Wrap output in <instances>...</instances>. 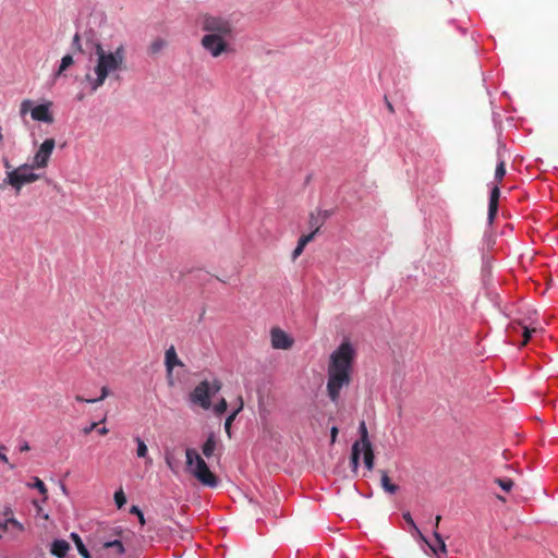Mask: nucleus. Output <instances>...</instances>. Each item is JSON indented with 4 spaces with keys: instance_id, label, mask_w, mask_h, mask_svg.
<instances>
[{
    "instance_id": "nucleus-22",
    "label": "nucleus",
    "mask_w": 558,
    "mask_h": 558,
    "mask_svg": "<svg viewBox=\"0 0 558 558\" xmlns=\"http://www.w3.org/2000/svg\"><path fill=\"white\" fill-rule=\"evenodd\" d=\"M74 63L73 57L71 54H65L62 57L58 70L53 73L54 78L61 76L63 72Z\"/></svg>"
},
{
    "instance_id": "nucleus-15",
    "label": "nucleus",
    "mask_w": 558,
    "mask_h": 558,
    "mask_svg": "<svg viewBox=\"0 0 558 558\" xmlns=\"http://www.w3.org/2000/svg\"><path fill=\"white\" fill-rule=\"evenodd\" d=\"M403 519L405 520V522L410 525L411 527V534L412 536L414 537H417L420 541L424 542V543H427V538L426 536L421 532V530L417 527L416 523L414 522L411 513L408 511V512H404L402 514Z\"/></svg>"
},
{
    "instance_id": "nucleus-34",
    "label": "nucleus",
    "mask_w": 558,
    "mask_h": 558,
    "mask_svg": "<svg viewBox=\"0 0 558 558\" xmlns=\"http://www.w3.org/2000/svg\"><path fill=\"white\" fill-rule=\"evenodd\" d=\"M16 449L20 451V452H26L31 449L29 447V444L27 440L25 439H19L17 441V446H16Z\"/></svg>"
},
{
    "instance_id": "nucleus-9",
    "label": "nucleus",
    "mask_w": 558,
    "mask_h": 558,
    "mask_svg": "<svg viewBox=\"0 0 558 558\" xmlns=\"http://www.w3.org/2000/svg\"><path fill=\"white\" fill-rule=\"evenodd\" d=\"M271 345L275 349L287 350L293 344V340L281 329L274 328L270 332Z\"/></svg>"
},
{
    "instance_id": "nucleus-38",
    "label": "nucleus",
    "mask_w": 558,
    "mask_h": 558,
    "mask_svg": "<svg viewBox=\"0 0 558 558\" xmlns=\"http://www.w3.org/2000/svg\"><path fill=\"white\" fill-rule=\"evenodd\" d=\"M2 165H3L4 169H5V175H8V173L10 171H14V169H15V168L12 167L10 160L7 157L2 158Z\"/></svg>"
},
{
    "instance_id": "nucleus-37",
    "label": "nucleus",
    "mask_w": 558,
    "mask_h": 558,
    "mask_svg": "<svg viewBox=\"0 0 558 558\" xmlns=\"http://www.w3.org/2000/svg\"><path fill=\"white\" fill-rule=\"evenodd\" d=\"M318 225V230L320 229L322 221L318 217H316L314 214H311L310 216V226L313 230H316V226Z\"/></svg>"
},
{
    "instance_id": "nucleus-11",
    "label": "nucleus",
    "mask_w": 558,
    "mask_h": 558,
    "mask_svg": "<svg viewBox=\"0 0 558 558\" xmlns=\"http://www.w3.org/2000/svg\"><path fill=\"white\" fill-rule=\"evenodd\" d=\"M500 197V190L497 185H495L489 193V202H488V214L487 220L492 223L496 217L498 210V199Z\"/></svg>"
},
{
    "instance_id": "nucleus-3",
    "label": "nucleus",
    "mask_w": 558,
    "mask_h": 558,
    "mask_svg": "<svg viewBox=\"0 0 558 558\" xmlns=\"http://www.w3.org/2000/svg\"><path fill=\"white\" fill-rule=\"evenodd\" d=\"M355 351L351 343L342 342L329 357L327 367V396L333 404L340 401L341 389L351 383Z\"/></svg>"
},
{
    "instance_id": "nucleus-23",
    "label": "nucleus",
    "mask_w": 558,
    "mask_h": 558,
    "mask_svg": "<svg viewBox=\"0 0 558 558\" xmlns=\"http://www.w3.org/2000/svg\"><path fill=\"white\" fill-rule=\"evenodd\" d=\"M364 453V465L365 468L371 471L374 468V452L373 448L371 447H361V453Z\"/></svg>"
},
{
    "instance_id": "nucleus-6",
    "label": "nucleus",
    "mask_w": 558,
    "mask_h": 558,
    "mask_svg": "<svg viewBox=\"0 0 558 558\" xmlns=\"http://www.w3.org/2000/svg\"><path fill=\"white\" fill-rule=\"evenodd\" d=\"M35 169L32 162L23 163L5 175L3 184L10 185L19 193L25 184L36 182L40 179V175L34 172Z\"/></svg>"
},
{
    "instance_id": "nucleus-13",
    "label": "nucleus",
    "mask_w": 558,
    "mask_h": 558,
    "mask_svg": "<svg viewBox=\"0 0 558 558\" xmlns=\"http://www.w3.org/2000/svg\"><path fill=\"white\" fill-rule=\"evenodd\" d=\"M165 365H166L168 375H171L174 366L182 365V362L178 357L175 349L172 345L169 349L166 350V353H165Z\"/></svg>"
},
{
    "instance_id": "nucleus-7",
    "label": "nucleus",
    "mask_w": 558,
    "mask_h": 558,
    "mask_svg": "<svg viewBox=\"0 0 558 558\" xmlns=\"http://www.w3.org/2000/svg\"><path fill=\"white\" fill-rule=\"evenodd\" d=\"M52 102L45 101L39 105H35L32 99H24L20 105V116L24 118L27 113L34 121L52 124L54 121L52 111Z\"/></svg>"
},
{
    "instance_id": "nucleus-43",
    "label": "nucleus",
    "mask_w": 558,
    "mask_h": 558,
    "mask_svg": "<svg viewBox=\"0 0 558 558\" xmlns=\"http://www.w3.org/2000/svg\"><path fill=\"white\" fill-rule=\"evenodd\" d=\"M523 337H524V343H526L529 341V339L531 338V330H529L527 328H524Z\"/></svg>"
},
{
    "instance_id": "nucleus-25",
    "label": "nucleus",
    "mask_w": 558,
    "mask_h": 558,
    "mask_svg": "<svg viewBox=\"0 0 558 558\" xmlns=\"http://www.w3.org/2000/svg\"><path fill=\"white\" fill-rule=\"evenodd\" d=\"M0 526L5 531L8 530L9 527H14L15 530H17L19 532H23L25 530L24 527V524L21 523L19 520H16L15 518H9L7 519L5 521L3 522H0Z\"/></svg>"
},
{
    "instance_id": "nucleus-16",
    "label": "nucleus",
    "mask_w": 558,
    "mask_h": 558,
    "mask_svg": "<svg viewBox=\"0 0 558 558\" xmlns=\"http://www.w3.org/2000/svg\"><path fill=\"white\" fill-rule=\"evenodd\" d=\"M217 447V438L214 433H210L202 446V452L206 458H210Z\"/></svg>"
},
{
    "instance_id": "nucleus-4",
    "label": "nucleus",
    "mask_w": 558,
    "mask_h": 558,
    "mask_svg": "<svg viewBox=\"0 0 558 558\" xmlns=\"http://www.w3.org/2000/svg\"><path fill=\"white\" fill-rule=\"evenodd\" d=\"M186 458V469L187 471L203 485L208 487H217L218 480L210 472L207 463L202 458V456L193 448H187L185 450Z\"/></svg>"
},
{
    "instance_id": "nucleus-10",
    "label": "nucleus",
    "mask_w": 558,
    "mask_h": 558,
    "mask_svg": "<svg viewBox=\"0 0 558 558\" xmlns=\"http://www.w3.org/2000/svg\"><path fill=\"white\" fill-rule=\"evenodd\" d=\"M440 519H441L440 515H437L435 518V521H434V532H433V535H434V538L436 541V544H430L428 541H427V543H425L426 545H428L430 550L436 556H438L439 554H446L447 553L445 541L442 539L441 535L437 531L439 522H440Z\"/></svg>"
},
{
    "instance_id": "nucleus-18",
    "label": "nucleus",
    "mask_w": 558,
    "mask_h": 558,
    "mask_svg": "<svg viewBox=\"0 0 558 558\" xmlns=\"http://www.w3.org/2000/svg\"><path fill=\"white\" fill-rule=\"evenodd\" d=\"M102 547L105 549L112 550L114 556H122L125 551V548H124L122 542L119 539L104 542Z\"/></svg>"
},
{
    "instance_id": "nucleus-41",
    "label": "nucleus",
    "mask_w": 558,
    "mask_h": 558,
    "mask_svg": "<svg viewBox=\"0 0 558 558\" xmlns=\"http://www.w3.org/2000/svg\"><path fill=\"white\" fill-rule=\"evenodd\" d=\"M108 396H109V389H108V387L105 386L101 388V395L98 399L100 401V400H104L105 398H107Z\"/></svg>"
},
{
    "instance_id": "nucleus-32",
    "label": "nucleus",
    "mask_w": 558,
    "mask_h": 558,
    "mask_svg": "<svg viewBox=\"0 0 558 558\" xmlns=\"http://www.w3.org/2000/svg\"><path fill=\"white\" fill-rule=\"evenodd\" d=\"M495 482L505 492H509L513 486V481L511 478H496Z\"/></svg>"
},
{
    "instance_id": "nucleus-40",
    "label": "nucleus",
    "mask_w": 558,
    "mask_h": 558,
    "mask_svg": "<svg viewBox=\"0 0 558 558\" xmlns=\"http://www.w3.org/2000/svg\"><path fill=\"white\" fill-rule=\"evenodd\" d=\"M96 426H97V423H96V422H94V423H92L90 425H88V426L84 427V428H83V433H84V434H89L92 430H94V429L96 428Z\"/></svg>"
},
{
    "instance_id": "nucleus-26",
    "label": "nucleus",
    "mask_w": 558,
    "mask_h": 558,
    "mask_svg": "<svg viewBox=\"0 0 558 558\" xmlns=\"http://www.w3.org/2000/svg\"><path fill=\"white\" fill-rule=\"evenodd\" d=\"M167 46V41L162 38H156L151 41L148 51L150 54L159 53Z\"/></svg>"
},
{
    "instance_id": "nucleus-2",
    "label": "nucleus",
    "mask_w": 558,
    "mask_h": 558,
    "mask_svg": "<svg viewBox=\"0 0 558 558\" xmlns=\"http://www.w3.org/2000/svg\"><path fill=\"white\" fill-rule=\"evenodd\" d=\"M199 25L206 33L201 45L213 58L231 51V41L236 34L231 15L206 13L199 17Z\"/></svg>"
},
{
    "instance_id": "nucleus-33",
    "label": "nucleus",
    "mask_w": 558,
    "mask_h": 558,
    "mask_svg": "<svg viewBox=\"0 0 558 558\" xmlns=\"http://www.w3.org/2000/svg\"><path fill=\"white\" fill-rule=\"evenodd\" d=\"M81 39H82V36L78 33H75L73 40H72V48L80 52H85V49L82 46Z\"/></svg>"
},
{
    "instance_id": "nucleus-28",
    "label": "nucleus",
    "mask_w": 558,
    "mask_h": 558,
    "mask_svg": "<svg viewBox=\"0 0 558 558\" xmlns=\"http://www.w3.org/2000/svg\"><path fill=\"white\" fill-rule=\"evenodd\" d=\"M135 441H136V445H137V448H136L137 457L138 458H146L147 453H148V449H147V446H146L145 441L142 438H140V437H136Z\"/></svg>"
},
{
    "instance_id": "nucleus-14",
    "label": "nucleus",
    "mask_w": 558,
    "mask_h": 558,
    "mask_svg": "<svg viewBox=\"0 0 558 558\" xmlns=\"http://www.w3.org/2000/svg\"><path fill=\"white\" fill-rule=\"evenodd\" d=\"M70 550V544L64 539H54L51 544V554L64 558Z\"/></svg>"
},
{
    "instance_id": "nucleus-44",
    "label": "nucleus",
    "mask_w": 558,
    "mask_h": 558,
    "mask_svg": "<svg viewBox=\"0 0 558 558\" xmlns=\"http://www.w3.org/2000/svg\"><path fill=\"white\" fill-rule=\"evenodd\" d=\"M107 433H108V428L105 426L98 429V434H100V435H106Z\"/></svg>"
},
{
    "instance_id": "nucleus-35",
    "label": "nucleus",
    "mask_w": 558,
    "mask_h": 558,
    "mask_svg": "<svg viewBox=\"0 0 558 558\" xmlns=\"http://www.w3.org/2000/svg\"><path fill=\"white\" fill-rule=\"evenodd\" d=\"M131 513H134V514H136V517H138L140 523L142 525L145 524L144 513L142 512V510L137 506H133L131 508Z\"/></svg>"
},
{
    "instance_id": "nucleus-20",
    "label": "nucleus",
    "mask_w": 558,
    "mask_h": 558,
    "mask_svg": "<svg viewBox=\"0 0 558 558\" xmlns=\"http://www.w3.org/2000/svg\"><path fill=\"white\" fill-rule=\"evenodd\" d=\"M242 409H243V402H242V400H240V405L238 407V409H235L232 413H230L225 421V430L229 438L232 437V434H231L232 422L235 420L236 415L239 414V412Z\"/></svg>"
},
{
    "instance_id": "nucleus-21",
    "label": "nucleus",
    "mask_w": 558,
    "mask_h": 558,
    "mask_svg": "<svg viewBox=\"0 0 558 558\" xmlns=\"http://www.w3.org/2000/svg\"><path fill=\"white\" fill-rule=\"evenodd\" d=\"M359 433L360 439L356 440L355 442H361V447H371L372 444L368 439V432L364 421H361L359 424Z\"/></svg>"
},
{
    "instance_id": "nucleus-31",
    "label": "nucleus",
    "mask_w": 558,
    "mask_h": 558,
    "mask_svg": "<svg viewBox=\"0 0 558 558\" xmlns=\"http://www.w3.org/2000/svg\"><path fill=\"white\" fill-rule=\"evenodd\" d=\"M228 403L225 398H221L215 405L214 412L216 415H221L227 411Z\"/></svg>"
},
{
    "instance_id": "nucleus-46",
    "label": "nucleus",
    "mask_w": 558,
    "mask_h": 558,
    "mask_svg": "<svg viewBox=\"0 0 558 558\" xmlns=\"http://www.w3.org/2000/svg\"><path fill=\"white\" fill-rule=\"evenodd\" d=\"M387 106H388V108H389V110H390V111H393L392 106H391V104H390V102H387Z\"/></svg>"
},
{
    "instance_id": "nucleus-27",
    "label": "nucleus",
    "mask_w": 558,
    "mask_h": 558,
    "mask_svg": "<svg viewBox=\"0 0 558 558\" xmlns=\"http://www.w3.org/2000/svg\"><path fill=\"white\" fill-rule=\"evenodd\" d=\"M33 483H28L27 486L31 488H36L44 496V501L47 499V488L45 483L37 476L33 478Z\"/></svg>"
},
{
    "instance_id": "nucleus-36",
    "label": "nucleus",
    "mask_w": 558,
    "mask_h": 558,
    "mask_svg": "<svg viewBox=\"0 0 558 558\" xmlns=\"http://www.w3.org/2000/svg\"><path fill=\"white\" fill-rule=\"evenodd\" d=\"M4 451H5V447L4 446H0V461H2L4 463H8L9 468L11 470H13L15 468V465L12 464V463H9V459H8V457H7Z\"/></svg>"
},
{
    "instance_id": "nucleus-8",
    "label": "nucleus",
    "mask_w": 558,
    "mask_h": 558,
    "mask_svg": "<svg viewBox=\"0 0 558 558\" xmlns=\"http://www.w3.org/2000/svg\"><path fill=\"white\" fill-rule=\"evenodd\" d=\"M56 146L53 138H46L35 153L32 165L36 169H44L48 166L49 159Z\"/></svg>"
},
{
    "instance_id": "nucleus-5",
    "label": "nucleus",
    "mask_w": 558,
    "mask_h": 558,
    "mask_svg": "<svg viewBox=\"0 0 558 558\" xmlns=\"http://www.w3.org/2000/svg\"><path fill=\"white\" fill-rule=\"evenodd\" d=\"M221 389V383L218 379L211 381L202 380L190 393L189 400L193 404H198L204 410L211 407V397Z\"/></svg>"
},
{
    "instance_id": "nucleus-42",
    "label": "nucleus",
    "mask_w": 558,
    "mask_h": 558,
    "mask_svg": "<svg viewBox=\"0 0 558 558\" xmlns=\"http://www.w3.org/2000/svg\"><path fill=\"white\" fill-rule=\"evenodd\" d=\"M330 434H331V442H335L337 435H338V428L336 426H332L330 429Z\"/></svg>"
},
{
    "instance_id": "nucleus-45",
    "label": "nucleus",
    "mask_w": 558,
    "mask_h": 558,
    "mask_svg": "<svg viewBox=\"0 0 558 558\" xmlns=\"http://www.w3.org/2000/svg\"><path fill=\"white\" fill-rule=\"evenodd\" d=\"M3 142V134H2V128L0 126V144Z\"/></svg>"
},
{
    "instance_id": "nucleus-47",
    "label": "nucleus",
    "mask_w": 558,
    "mask_h": 558,
    "mask_svg": "<svg viewBox=\"0 0 558 558\" xmlns=\"http://www.w3.org/2000/svg\"><path fill=\"white\" fill-rule=\"evenodd\" d=\"M166 461H167V464H168L170 468H172L171 462H170V460H169L168 458L166 459Z\"/></svg>"
},
{
    "instance_id": "nucleus-39",
    "label": "nucleus",
    "mask_w": 558,
    "mask_h": 558,
    "mask_svg": "<svg viewBox=\"0 0 558 558\" xmlns=\"http://www.w3.org/2000/svg\"><path fill=\"white\" fill-rule=\"evenodd\" d=\"M75 400L77 402H86V403H96L99 401V399H94V398H89V399H85L83 398L82 396H76L75 397Z\"/></svg>"
},
{
    "instance_id": "nucleus-30",
    "label": "nucleus",
    "mask_w": 558,
    "mask_h": 558,
    "mask_svg": "<svg viewBox=\"0 0 558 558\" xmlns=\"http://www.w3.org/2000/svg\"><path fill=\"white\" fill-rule=\"evenodd\" d=\"M113 498L119 509H121L126 504V497L121 488L114 493Z\"/></svg>"
},
{
    "instance_id": "nucleus-12",
    "label": "nucleus",
    "mask_w": 558,
    "mask_h": 558,
    "mask_svg": "<svg viewBox=\"0 0 558 558\" xmlns=\"http://www.w3.org/2000/svg\"><path fill=\"white\" fill-rule=\"evenodd\" d=\"M317 232H318V225L316 226V230H313L311 233L304 234L299 239L298 244L292 252L293 260H295L303 253L305 246L314 239V236Z\"/></svg>"
},
{
    "instance_id": "nucleus-24",
    "label": "nucleus",
    "mask_w": 558,
    "mask_h": 558,
    "mask_svg": "<svg viewBox=\"0 0 558 558\" xmlns=\"http://www.w3.org/2000/svg\"><path fill=\"white\" fill-rule=\"evenodd\" d=\"M71 537L72 539L74 541L75 543V546L77 548V551L80 553V555L84 558H92L88 549L86 548V546L84 545L82 538L80 537L78 534L76 533H72L71 534Z\"/></svg>"
},
{
    "instance_id": "nucleus-29",
    "label": "nucleus",
    "mask_w": 558,
    "mask_h": 558,
    "mask_svg": "<svg viewBox=\"0 0 558 558\" xmlns=\"http://www.w3.org/2000/svg\"><path fill=\"white\" fill-rule=\"evenodd\" d=\"M506 174V165L502 159H500L495 169V180L500 182Z\"/></svg>"
},
{
    "instance_id": "nucleus-19",
    "label": "nucleus",
    "mask_w": 558,
    "mask_h": 558,
    "mask_svg": "<svg viewBox=\"0 0 558 558\" xmlns=\"http://www.w3.org/2000/svg\"><path fill=\"white\" fill-rule=\"evenodd\" d=\"M380 484L383 489L390 495L396 494L399 489V487L396 484H392L390 482V478L386 471H381Z\"/></svg>"
},
{
    "instance_id": "nucleus-17",
    "label": "nucleus",
    "mask_w": 558,
    "mask_h": 558,
    "mask_svg": "<svg viewBox=\"0 0 558 558\" xmlns=\"http://www.w3.org/2000/svg\"><path fill=\"white\" fill-rule=\"evenodd\" d=\"M360 457H361V442H354L352 446L350 464L352 472L356 473L360 465Z\"/></svg>"
},
{
    "instance_id": "nucleus-1",
    "label": "nucleus",
    "mask_w": 558,
    "mask_h": 558,
    "mask_svg": "<svg viewBox=\"0 0 558 558\" xmlns=\"http://www.w3.org/2000/svg\"><path fill=\"white\" fill-rule=\"evenodd\" d=\"M85 47L94 51L89 56L84 81L92 93L102 87L109 77L118 78L125 70L126 49L120 44L114 50H106L102 44L94 38L92 32L84 33Z\"/></svg>"
}]
</instances>
